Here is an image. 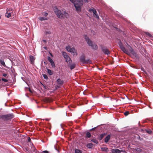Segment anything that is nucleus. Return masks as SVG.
<instances>
[{
	"label": "nucleus",
	"mask_w": 153,
	"mask_h": 153,
	"mask_svg": "<svg viewBox=\"0 0 153 153\" xmlns=\"http://www.w3.org/2000/svg\"><path fill=\"white\" fill-rule=\"evenodd\" d=\"M130 51L131 53L132 54L134 57L137 58L138 57L137 53L134 51L133 49H131Z\"/></svg>",
	"instance_id": "nucleus-15"
},
{
	"label": "nucleus",
	"mask_w": 153,
	"mask_h": 153,
	"mask_svg": "<svg viewBox=\"0 0 153 153\" xmlns=\"http://www.w3.org/2000/svg\"><path fill=\"white\" fill-rule=\"evenodd\" d=\"M143 69H142V71H143Z\"/></svg>",
	"instance_id": "nucleus-54"
},
{
	"label": "nucleus",
	"mask_w": 153,
	"mask_h": 153,
	"mask_svg": "<svg viewBox=\"0 0 153 153\" xmlns=\"http://www.w3.org/2000/svg\"><path fill=\"white\" fill-rule=\"evenodd\" d=\"M91 141L96 144H97L98 143L97 140L95 139H92L91 140Z\"/></svg>",
	"instance_id": "nucleus-24"
},
{
	"label": "nucleus",
	"mask_w": 153,
	"mask_h": 153,
	"mask_svg": "<svg viewBox=\"0 0 153 153\" xmlns=\"http://www.w3.org/2000/svg\"><path fill=\"white\" fill-rule=\"evenodd\" d=\"M60 86H59V85H56L55 86V89L56 90L58 88H60Z\"/></svg>",
	"instance_id": "nucleus-38"
},
{
	"label": "nucleus",
	"mask_w": 153,
	"mask_h": 153,
	"mask_svg": "<svg viewBox=\"0 0 153 153\" xmlns=\"http://www.w3.org/2000/svg\"><path fill=\"white\" fill-rule=\"evenodd\" d=\"M34 149H35V150H33V152L35 153H39V152L37 151V149H36L35 147H33Z\"/></svg>",
	"instance_id": "nucleus-37"
},
{
	"label": "nucleus",
	"mask_w": 153,
	"mask_h": 153,
	"mask_svg": "<svg viewBox=\"0 0 153 153\" xmlns=\"http://www.w3.org/2000/svg\"><path fill=\"white\" fill-rule=\"evenodd\" d=\"M43 76L45 79H48V78L47 76L46 75L43 74Z\"/></svg>",
	"instance_id": "nucleus-36"
},
{
	"label": "nucleus",
	"mask_w": 153,
	"mask_h": 153,
	"mask_svg": "<svg viewBox=\"0 0 153 153\" xmlns=\"http://www.w3.org/2000/svg\"><path fill=\"white\" fill-rule=\"evenodd\" d=\"M7 12L6 13V16L7 18L10 17L11 13H13V9L11 8H7L6 10Z\"/></svg>",
	"instance_id": "nucleus-7"
},
{
	"label": "nucleus",
	"mask_w": 153,
	"mask_h": 153,
	"mask_svg": "<svg viewBox=\"0 0 153 153\" xmlns=\"http://www.w3.org/2000/svg\"><path fill=\"white\" fill-rule=\"evenodd\" d=\"M43 15L45 16H48V13H44Z\"/></svg>",
	"instance_id": "nucleus-41"
},
{
	"label": "nucleus",
	"mask_w": 153,
	"mask_h": 153,
	"mask_svg": "<svg viewBox=\"0 0 153 153\" xmlns=\"http://www.w3.org/2000/svg\"><path fill=\"white\" fill-rule=\"evenodd\" d=\"M85 56L84 54H82L80 57V62L82 64H91L92 63L90 59H85Z\"/></svg>",
	"instance_id": "nucleus-4"
},
{
	"label": "nucleus",
	"mask_w": 153,
	"mask_h": 153,
	"mask_svg": "<svg viewBox=\"0 0 153 153\" xmlns=\"http://www.w3.org/2000/svg\"><path fill=\"white\" fill-rule=\"evenodd\" d=\"M47 18L45 17H40L39 18V20L40 21H44L45 20H47Z\"/></svg>",
	"instance_id": "nucleus-30"
},
{
	"label": "nucleus",
	"mask_w": 153,
	"mask_h": 153,
	"mask_svg": "<svg viewBox=\"0 0 153 153\" xmlns=\"http://www.w3.org/2000/svg\"><path fill=\"white\" fill-rule=\"evenodd\" d=\"M45 33L46 34H50L51 33V32L50 31H45Z\"/></svg>",
	"instance_id": "nucleus-42"
},
{
	"label": "nucleus",
	"mask_w": 153,
	"mask_h": 153,
	"mask_svg": "<svg viewBox=\"0 0 153 153\" xmlns=\"http://www.w3.org/2000/svg\"><path fill=\"white\" fill-rule=\"evenodd\" d=\"M0 64L3 66H4V67H6V65L4 60H0Z\"/></svg>",
	"instance_id": "nucleus-23"
},
{
	"label": "nucleus",
	"mask_w": 153,
	"mask_h": 153,
	"mask_svg": "<svg viewBox=\"0 0 153 153\" xmlns=\"http://www.w3.org/2000/svg\"><path fill=\"white\" fill-rule=\"evenodd\" d=\"M50 54L52 57H53V55L51 53H50Z\"/></svg>",
	"instance_id": "nucleus-49"
},
{
	"label": "nucleus",
	"mask_w": 153,
	"mask_h": 153,
	"mask_svg": "<svg viewBox=\"0 0 153 153\" xmlns=\"http://www.w3.org/2000/svg\"><path fill=\"white\" fill-rule=\"evenodd\" d=\"M101 150L103 151H107L108 149L106 147H102L101 148Z\"/></svg>",
	"instance_id": "nucleus-28"
},
{
	"label": "nucleus",
	"mask_w": 153,
	"mask_h": 153,
	"mask_svg": "<svg viewBox=\"0 0 153 153\" xmlns=\"http://www.w3.org/2000/svg\"><path fill=\"white\" fill-rule=\"evenodd\" d=\"M91 11H92L94 14L95 15L94 16L98 19H99V16L98 14H97V12L96 10L94 9H91L90 10Z\"/></svg>",
	"instance_id": "nucleus-10"
},
{
	"label": "nucleus",
	"mask_w": 153,
	"mask_h": 153,
	"mask_svg": "<svg viewBox=\"0 0 153 153\" xmlns=\"http://www.w3.org/2000/svg\"><path fill=\"white\" fill-rule=\"evenodd\" d=\"M140 136H139V139H140Z\"/></svg>",
	"instance_id": "nucleus-53"
},
{
	"label": "nucleus",
	"mask_w": 153,
	"mask_h": 153,
	"mask_svg": "<svg viewBox=\"0 0 153 153\" xmlns=\"http://www.w3.org/2000/svg\"><path fill=\"white\" fill-rule=\"evenodd\" d=\"M47 70L48 71V73L50 75H52L53 74V71H51V70L48 69H47Z\"/></svg>",
	"instance_id": "nucleus-22"
},
{
	"label": "nucleus",
	"mask_w": 153,
	"mask_h": 153,
	"mask_svg": "<svg viewBox=\"0 0 153 153\" xmlns=\"http://www.w3.org/2000/svg\"><path fill=\"white\" fill-rule=\"evenodd\" d=\"M96 128V127H94V128H93L90 130V131H92L93 130H95V129Z\"/></svg>",
	"instance_id": "nucleus-43"
},
{
	"label": "nucleus",
	"mask_w": 153,
	"mask_h": 153,
	"mask_svg": "<svg viewBox=\"0 0 153 153\" xmlns=\"http://www.w3.org/2000/svg\"><path fill=\"white\" fill-rule=\"evenodd\" d=\"M82 151L78 149H76L75 150V153H82Z\"/></svg>",
	"instance_id": "nucleus-27"
},
{
	"label": "nucleus",
	"mask_w": 153,
	"mask_h": 153,
	"mask_svg": "<svg viewBox=\"0 0 153 153\" xmlns=\"http://www.w3.org/2000/svg\"><path fill=\"white\" fill-rule=\"evenodd\" d=\"M74 4L76 11L78 13L80 12L83 5V1L81 0H77Z\"/></svg>",
	"instance_id": "nucleus-2"
},
{
	"label": "nucleus",
	"mask_w": 153,
	"mask_h": 153,
	"mask_svg": "<svg viewBox=\"0 0 153 153\" xmlns=\"http://www.w3.org/2000/svg\"><path fill=\"white\" fill-rule=\"evenodd\" d=\"M33 147H34V146L33 145V147H31L32 149L33 150H35V149H34Z\"/></svg>",
	"instance_id": "nucleus-47"
},
{
	"label": "nucleus",
	"mask_w": 153,
	"mask_h": 153,
	"mask_svg": "<svg viewBox=\"0 0 153 153\" xmlns=\"http://www.w3.org/2000/svg\"><path fill=\"white\" fill-rule=\"evenodd\" d=\"M91 135L89 132H86V135L85 137V138H87L91 137Z\"/></svg>",
	"instance_id": "nucleus-20"
},
{
	"label": "nucleus",
	"mask_w": 153,
	"mask_h": 153,
	"mask_svg": "<svg viewBox=\"0 0 153 153\" xmlns=\"http://www.w3.org/2000/svg\"><path fill=\"white\" fill-rule=\"evenodd\" d=\"M54 12L57 16L61 19L67 18L69 14L66 11L63 10H59L57 7L54 10Z\"/></svg>",
	"instance_id": "nucleus-1"
},
{
	"label": "nucleus",
	"mask_w": 153,
	"mask_h": 153,
	"mask_svg": "<svg viewBox=\"0 0 153 153\" xmlns=\"http://www.w3.org/2000/svg\"><path fill=\"white\" fill-rule=\"evenodd\" d=\"M14 115L13 114H8L6 115H3L0 116L1 118L4 120H9L14 117Z\"/></svg>",
	"instance_id": "nucleus-5"
},
{
	"label": "nucleus",
	"mask_w": 153,
	"mask_h": 153,
	"mask_svg": "<svg viewBox=\"0 0 153 153\" xmlns=\"http://www.w3.org/2000/svg\"><path fill=\"white\" fill-rule=\"evenodd\" d=\"M28 142H30L31 141V139L30 137H28Z\"/></svg>",
	"instance_id": "nucleus-46"
},
{
	"label": "nucleus",
	"mask_w": 153,
	"mask_h": 153,
	"mask_svg": "<svg viewBox=\"0 0 153 153\" xmlns=\"http://www.w3.org/2000/svg\"><path fill=\"white\" fill-rule=\"evenodd\" d=\"M43 152L44 153H48V152L47 151H46V150L43 151Z\"/></svg>",
	"instance_id": "nucleus-45"
},
{
	"label": "nucleus",
	"mask_w": 153,
	"mask_h": 153,
	"mask_svg": "<svg viewBox=\"0 0 153 153\" xmlns=\"http://www.w3.org/2000/svg\"><path fill=\"white\" fill-rule=\"evenodd\" d=\"M130 114L129 112V111H126L124 113V114L126 116H127L129 114Z\"/></svg>",
	"instance_id": "nucleus-35"
},
{
	"label": "nucleus",
	"mask_w": 153,
	"mask_h": 153,
	"mask_svg": "<svg viewBox=\"0 0 153 153\" xmlns=\"http://www.w3.org/2000/svg\"><path fill=\"white\" fill-rule=\"evenodd\" d=\"M143 69H142V71H143Z\"/></svg>",
	"instance_id": "nucleus-55"
},
{
	"label": "nucleus",
	"mask_w": 153,
	"mask_h": 153,
	"mask_svg": "<svg viewBox=\"0 0 153 153\" xmlns=\"http://www.w3.org/2000/svg\"><path fill=\"white\" fill-rule=\"evenodd\" d=\"M146 132L149 134H151L152 133V131L150 129L145 130Z\"/></svg>",
	"instance_id": "nucleus-26"
},
{
	"label": "nucleus",
	"mask_w": 153,
	"mask_h": 153,
	"mask_svg": "<svg viewBox=\"0 0 153 153\" xmlns=\"http://www.w3.org/2000/svg\"><path fill=\"white\" fill-rule=\"evenodd\" d=\"M102 51L105 54L109 55L110 54L109 51L105 47H102L101 48Z\"/></svg>",
	"instance_id": "nucleus-8"
},
{
	"label": "nucleus",
	"mask_w": 153,
	"mask_h": 153,
	"mask_svg": "<svg viewBox=\"0 0 153 153\" xmlns=\"http://www.w3.org/2000/svg\"><path fill=\"white\" fill-rule=\"evenodd\" d=\"M143 69H142V71H143Z\"/></svg>",
	"instance_id": "nucleus-56"
},
{
	"label": "nucleus",
	"mask_w": 153,
	"mask_h": 153,
	"mask_svg": "<svg viewBox=\"0 0 153 153\" xmlns=\"http://www.w3.org/2000/svg\"><path fill=\"white\" fill-rule=\"evenodd\" d=\"M120 49L123 52L128 55H129V53L128 52V51L123 46L121 47Z\"/></svg>",
	"instance_id": "nucleus-13"
},
{
	"label": "nucleus",
	"mask_w": 153,
	"mask_h": 153,
	"mask_svg": "<svg viewBox=\"0 0 153 153\" xmlns=\"http://www.w3.org/2000/svg\"><path fill=\"white\" fill-rule=\"evenodd\" d=\"M43 41L44 42H46V41L45 40H43Z\"/></svg>",
	"instance_id": "nucleus-50"
},
{
	"label": "nucleus",
	"mask_w": 153,
	"mask_h": 153,
	"mask_svg": "<svg viewBox=\"0 0 153 153\" xmlns=\"http://www.w3.org/2000/svg\"><path fill=\"white\" fill-rule=\"evenodd\" d=\"M111 137V136L110 134L107 135L105 138L104 140V142L105 143H107L110 140Z\"/></svg>",
	"instance_id": "nucleus-17"
},
{
	"label": "nucleus",
	"mask_w": 153,
	"mask_h": 153,
	"mask_svg": "<svg viewBox=\"0 0 153 153\" xmlns=\"http://www.w3.org/2000/svg\"><path fill=\"white\" fill-rule=\"evenodd\" d=\"M7 76V74H3V76L4 77H6Z\"/></svg>",
	"instance_id": "nucleus-44"
},
{
	"label": "nucleus",
	"mask_w": 153,
	"mask_h": 153,
	"mask_svg": "<svg viewBox=\"0 0 153 153\" xmlns=\"http://www.w3.org/2000/svg\"><path fill=\"white\" fill-rule=\"evenodd\" d=\"M29 91L31 93L33 92L32 91H31V90L30 89V88L29 89Z\"/></svg>",
	"instance_id": "nucleus-48"
},
{
	"label": "nucleus",
	"mask_w": 153,
	"mask_h": 153,
	"mask_svg": "<svg viewBox=\"0 0 153 153\" xmlns=\"http://www.w3.org/2000/svg\"><path fill=\"white\" fill-rule=\"evenodd\" d=\"M30 59L31 62V63L33 64L34 62V61L35 59L34 57L32 55H30Z\"/></svg>",
	"instance_id": "nucleus-18"
},
{
	"label": "nucleus",
	"mask_w": 153,
	"mask_h": 153,
	"mask_svg": "<svg viewBox=\"0 0 153 153\" xmlns=\"http://www.w3.org/2000/svg\"><path fill=\"white\" fill-rule=\"evenodd\" d=\"M72 3H73L74 4V2H75L77 0H69Z\"/></svg>",
	"instance_id": "nucleus-40"
},
{
	"label": "nucleus",
	"mask_w": 153,
	"mask_h": 153,
	"mask_svg": "<svg viewBox=\"0 0 153 153\" xmlns=\"http://www.w3.org/2000/svg\"><path fill=\"white\" fill-rule=\"evenodd\" d=\"M1 81V79H0V82Z\"/></svg>",
	"instance_id": "nucleus-57"
},
{
	"label": "nucleus",
	"mask_w": 153,
	"mask_h": 153,
	"mask_svg": "<svg viewBox=\"0 0 153 153\" xmlns=\"http://www.w3.org/2000/svg\"><path fill=\"white\" fill-rule=\"evenodd\" d=\"M120 49L123 52L128 55H129V53L128 52V51L123 46L121 47Z\"/></svg>",
	"instance_id": "nucleus-14"
},
{
	"label": "nucleus",
	"mask_w": 153,
	"mask_h": 153,
	"mask_svg": "<svg viewBox=\"0 0 153 153\" xmlns=\"http://www.w3.org/2000/svg\"><path fill=\"white\" fill-rule=\"evenodd\" d=\"M118 44L120 48L123 46V44L122 43V42L121 41H120L119 42Z\"/></svg>",
	"instance_id": "nucleus-32"
},
{
	"label": "nucleus",
	"mask_w": 153,
	"mask_h": 153,
	"mask_svg": "<svg viewBox=\"0 0 153 153\" xmlns=\"http://www.w3.org/2000/svg\"><path fill=\"white\" fill-rule=\"evenodd\" d=\"M106 134V133H104L100 134V135L98 136V139L99 140H101Z\"/></svg>",
	"instance_id": "nucleus-12"
},
{
	"label": "nucleus",
	"mask_w": 153,
	"mask_h": 153,
	"mask_svg": "<svg viewBox=\"0 0 153 153\" xmlns=\"http://www.w3.org/2000/svg\"><path fill=\"white\" fill-rule=\"evenodd\" d=\"M46 101H48V99H47Z\"/></svg>",
	"instance_id": "nucleus-51"
},
{
	"label": "nucleus",
	"mask_w": 153,
	"mask_h": 153,
	"mask_svg": "<svg viewBox=\"0 0 153 153\" xmlns=\"http://www.w3.org/2000/svg\"><path fill=\"white\" fill-rule=\"evenodd\" d=\"M56 82L57 85H59L60 86H62L63 84L64 83L63 80H62L60 78L57 79Z\"/></svg>",
	"instance_id": "nucleus-9"
},
{
	"label": "nucleus",
	"mask_w": 153,
	"mask_h": 153,
	"mask_svg": "<svg viewBox=\"0 0 153 153\" xmlns=\"http://www.w3.org/2000/svg\"><path fill=\"white\" fill-rule=\"evenodd\" d=\"M111 151L112 153H120L121 151L117 149H113Z\"/></svg>",
	"instance_id": "nucleus-11"
},
{
	"label": "nucleus",
	"mask_w": 153,
	"mask_h": 153,
	"mask_svg": "<svg viewBox=\"0 0 153 153\" xmlns=\"http://www.w3.org/2000/svg\"><path fill=\"white\" fill-rule=\"evenodd\" d=\"M65 58L66 59V62L68 63L69 62V63H68V64H70L71 62L72 61L71 59L68 56Z\"/></svg>",
	"instance_id": "nucleus-16"
},
{
	"label": "nucleus",
	"mask_w": 153,
	"mask_h": 153,
	"mask_svg": "<svg viewBox=\"0 0 153 153\" xmlns=\"http://www.w3.org/2000/svg\"><path fill=\"white\" fill-rule=\"evenodd\" d=\"M146 34L149 37H152V35L148 32H146Z\"/></svg>",
	"instance_id": "nucleus-34"
},
{
	"label": "nucleus",
	"mask_w": 153,
	"mask_h": 153,
	"mask_svg": "<svg viewBox=\"0 0 153 153\" xmlns=\"http://www.w3.org/2000/svg\"><path fill=\"white\" fill-rule=\"evenodd\" d=\"M62 53V55L64 56V58L67 57V56H68L66 52H63Z\"/></svg>",
	"instance_id": "nucleus-25"
},
{
	"label": "nucleus",
	"mask_w": 153,
	"mask_h": 153,
	"mask_svg": "<svg viewBox=\"0 0 153 153\" xmlns=\"http://www.w3.org/2000/svg\"><path fill=\"white\" fill-rule=\"evenodd\" d=\"M48 59L50 63L53 61L52 59L49 56H48Z\"/></svg>",
	"instance_id": "nucleus-31"
},
{
	"label": "nucleus",
	"mask_w": 153,
	"mask_h": 153,
	"mask_svg": "<svg viewBox=\"0 0 153 153\" xmlns=\"http://www.w3.org/2000/svg\"><path fill=\"white\" fill-rule=\"evenodd\" d=\"M93 146V144L92 143H89L87 144L86 147L89 149L92 148Z\"/></svg>",
	"instance_id": "nucleus-21"
},
{
	"label": "nucleus",
	"mask_w": 153,
	"mask_h": 153,
	"mask_svg": "<svg viewBox=\"0 0 153 153\" xmlns=\"http://www.w3.org/2000/svg\"><path fill=\"white\" fill-rule=\"evenodd\" d=\"M46 48H46V47H45V48H45V49H46Z\"/></svg>",
	"instance_id": "nucleus-52"
},
{
	"label": "nucleus",
	"mask_w": 153,
	"mask_h": 153,
	"mask_svg": "<svg viewBox=\"0 0 153 153\" xmlns=\"http://www.w3.org/2000/svg\"><path fill=\"white\" fill-rule=\"evenodd\" d=\"M84 38L88 45L91 46L92 49L96 50L98 49V47L97 45L95 43H94L86 35H85Z\"/></svg>",
	"instance_id": "nucleus-3"
},
{
	"label": "nucleus",
	"mask_w": 153,
	"mask_h": 153,
	"mask_svg": "<svg viewBox=\"0 0 153 153\" xmlns=\"http://www.w3.org/2000/svg\"><path fill=\"white\" fill-rule=\"evenodd\" d=\"M76 64L74 63H73L71 65H69V67L70 68V69L72 70V69L76 67Z\"/></svg>",
	"instance_id": "nucleus-19"
},
{
	"label": "nucleus",
	"mask_w": 153,
	"mask_h": 153,
	"mask_svg": "<svg viewBox=\"0 0 153 153\" xmlns=\"http://www.w3.org/2000/svg\"><path fill=\"white\" fill-rule=\"evenodd\" d=\"M1 80H2V81L5 82H7L8 81V80L4 78H2Z\"/></svg>",
	"instance_id": "nucleus-39"
},
{
	"label": "nucleus",
	"mask_w": 153,
	"mask_h": 153,
	"mask_svg": "<svg viewBox=\"0 0 153 153\" xmlns=\"http://www.w3.org/2000/svg\"><path fill=\"white\" fill-rule=\"evenodd\" d=\"M66 49L68 51L72 53L74 56H76L77 55L76 51L74 48H71L70 46H68L66 47Z\"/></svg>",
	"instance_id": "nucleus-6"
},
{
	"label": "nucleus",
	"mask_w": 153,
	"mask_h": 153,
	"mask_svg": "<svg viewBox=\"0 0 153 153\" xmlns=\"http://www.w3.org/2000/svg\"><path fill=\"white\" fill-rule=\"evenodd\" d=\"M134 150L136 151L137 152H142V150L141 149L138 148L135 149H134Z\"/></svg>",
	"instance_id": "nucleus-29"
},
{
	"label": "nucleus",
	"mask_w": 153,
	"mask_h": 153,
	"mask_svg": "<svg viewBox=\"0 0 153 153\" xmlns=\"http://www.w3.org/2000/svg\"><path fill=\"white\" fill-rule=\"evenodd\" d=\"M50 63H51V66H52V67H53V68L55 67V63H54L53 61L52 62H51Z\"/></svg>",
	"instance_id": "nucleus-33"
}]
</instances>
